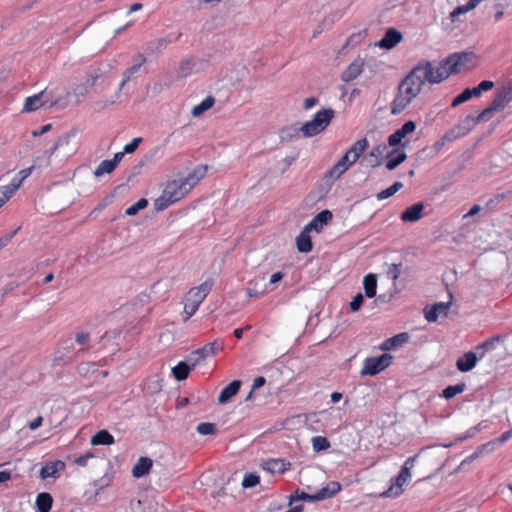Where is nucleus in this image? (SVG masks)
<instances>
[{"instance_id":"f257e3e1","label":"nucleus","mask_w":512,"mask_h":512,"mask_svg":"<svg viewBox=\"0 0 512 512\" xmlns=\"http://www.w3.org/2000/svg\"><path fill=\"white\" fill-rule=\"evenodd\" d=\"M470 57L469 53H454L436 66L428 60L420 61L400 82L391 102V114L397 115L403 112L420 94L426 83L439 84L450 75L460 73Z\"/></svg>"},{"instance_id":"f03ea898","label":"nucleus","mask_w":512,"mask_h":512,"mask_svg":"<svg viewBox=\"0 0 512 512\" xmlns=\"http://www.w3.org/2000/svg\"><path fill=\"white\" fill-rule=\"evenodd\" d=\"M206 167L198 166L185 178L169 181L162 194L154 201L156 211H163L170 205L184 198L196 184L205 176Z\"/></svg>"},{"instance_id":"7ed1b4c3","label":"nucleus","mask_w":512,"mask_h":512,"mask_svg":"<svg viewBox=\"0 0 512 512\" xmlns=\"http://www.w3.org/2000/svg\"><path fill=\"white\" fill-rule=\"evenodd\" d=\"M212 282L205 281L198 287L191 288L184 303L183 321L187 322L198 310L212 289Z\"/></svg>"},{"instance_id":"20e7f679","label":"nucleus","mask_w":512,"mask_h":512,"mask_svg":"<svg viewBox=\"0 0 512 512\" xmlns=\"http://www.w3.org/2000/svg\"><path fill=\"white\" fill-rule=\"evenodd\" d=\"M334 110L331 108L318 111L312 120L305 122L300 131L304 137H313L323 132L332 119L334 118Z\"/></svg>"},{"instance_id":"39448f33","label":"nucleus","mask_w":512,"mask_h":512,"mask_svg":"<svg viewBox=\"0 0 512 512\" xmlns=\"http://www.w3.org/2000/svg\"><path fill=\"white\" fill-rule=\"evenodd\" d=\"M393 360V356L388 353H384L377 357H368L363 362V367L361 369L360 374L362 376L369 375L374 376L382 371H384L386 368H388Z\"/></svg>"},{"instance_id":"423d86ee","label":"nucleus","mask_w":512,"mask_h":512,"mask_svg":"<svg viewBox=\"0 0 512 512\" xmlns=\"http://www.w3.org/2000/svg\"><path fill=\"white\" fill-rule=\"evenodd\" d=\"M414 457H410L406 460L404 465L401 468L400 473L392 480V484L390 487L381 493V497H397L402 494V486L406 483L407 479L411 476L410 470L412 467V463L414 461Z\"/></svg>"},{"instance_id":"0eeeda50","label":"nucleus","mask_w":512,"mask_h":512,"mask_svg":"<svg viewBox=\"0 0 512 512\" xmlns=\"http://www.w3.org/2000/svg\"><path fill=\"white\" fill-rule=\"evenodd\" d=\"M368 147V140L366 138H362L357 140L347 152L339 159L343 164L347 165L350 168L353 164H355L362 153Z\"/></svg>"},{"instance_id":"6e6552de","label":"nucleus","mask_w":512,"mask_h":512,"mask_svg":"<svg viewBox=\"0 0 512 512\" xmlns=\"http://www.w3.org/2000/svg\"><path fill=\"white\" fill-rule=\"evenodd\" d=\"M223 349V344L218 340L210 342L203 347L195 350L192 355L194 356V362L192 367H195L197 364L202 362L208 356H214L218 351Z\"/></svg>"},{"instance_id":"1a4fd4ad","label":"nucleus","mask_w":512,"mask_h":512,"mask_svg":"<svg viewBox=\"0 0 512 512\" xmlns=\"http://www.w3.org/2000/svg\"><path fill=\"white\" fill-rule=\"evenodd\" d=\"M451 306V302H437L433 304L430 308L426 307L424 309L425 319L428 322H436L440 316H447L449 309Z\"/></svg>"},{"instance_id":"9d476101","label":"nucleus","mask_w":512,"mask_h":512,"mask_svg":"<svg viewBox=\"0 0 512 512\" xmlns=\"http://www.w3.org/2000/svg\"><path fill=\"white\" fill-rule=\"evenodd\" d=\"M416 123L414 121L405 122L401 128L397 129L388 137L389 146L395 147L401 144L402 140L408 135L415 131Z\"/></svg>"},{"instance_id":"9b49d317","label":"nucleus","mask_w":512,"mask_h":512,"mask_svg":"<svg viewBox=\"0 0 512 512\" xmlns=\"http://www.w3.org/2000/svg\"><path fill=\"white\" fill-rule=\"evenodd\" d=\"M512 101V84H508L499 89L494 96L491 105L497 111L504 108Z\"/></svg>"},{"instance_id":"f8f14e48","label":"nucleus","mask_w":512,"mask_h":512,"mask_svg":"<svg viewBox=\"0 0 512 512\" xmlns=\"http://www.w3.org/2000/svg\"><path fill=\"white\" fill-rule=\"evenodd\" d=\"M65 469V463L61 460H55L46 463L40 470L42 479L58 478L61 471Z\"/></svg>"},{"instance_id":"ddd939ff","label":"nucleus","mask_w":512,"mask_h":512,"mask_svg":"<svg viewBox=\"0 0 512 512\" xmlns=\"http://www.w3.org/2000/svg\"><path fill=\"white\" fill-rule=\"evenodd\" d=\"M364 68V60L360 57L356 58L342 73L341 79L344 82H351L356 79Z\"/></svg>"},{"instance_id":"4468645a","label":"nucleus","mask_w":512,"mask_h":512,"mask_svg":"<svg viewBox=\"0 0 512 512\" xmlns=\"http://www.w3.org/2000/svg\"><path fill=\"white\" fill-rule=\"evenodd\" d=\"M402 40V34L394 29L390 28L386 31L384 37L379 41L378 46L383 49H392Z\"/></svg>"},{"instance_id":"2eb2a0df","label":"nucleus","mask_w":512,"mask_h":512,"mask_svg":"<svg viewBox=\"0 0 512 512\" xmlns=\"http://www.w3.org/2000/svg\"><path fill=\"white\" fill-rule=\"evenodd\" d=\"M478 357L472 351L466 352L456 361V367L460 372L471 371L477 364Z\"/></svg>"},{"instance_id":"dca6fc26","label":"nucleus","mask_w":512,"mask_h":512,"mask_svg":"<svg viewBox=\"0 0 512 512\" xmlns=\"http://www.w3.org/2000/svg\"><path fill=\"white\" fill-rule=\"evenodd\" d=\"M423 210L424 204L422 202L413 204L402 212L400 218L403 222H416L422 218Z\"/></svg>"},{"instance_id":"f3484780","label":"nucleus","mask_w":512,"mask_h":512,"mask_svg":"<svg viewBox=\"0 0 512 512\" xmlns=\"http://www.w3.org/2000/svg\"><path fill=\"white\" fill-rule=\"evenodd\" d=\"M409 341V334L407 332L399 333L391 338L384 340L380 346L383 351L394 350Z\"/></svg>"},{"instance_id":"a211bd4d","label":"nucleus","mask_w":512,"mask_h":512,"mask_svg":"<svg viewBox=\"0 0 512 512\" xmlns=\"http://www.w3.org/2000/svg\"><path fill=\"white\" fill-rule=\"evenodd\" d=\"M290 462L285 459H268L263 463V469L275 474H282L290 468Z\"/></svg>"},{"instance_id":"6ab92c4d","label":"nucleus","mask_w":512,"mask_h":512,"mask_svg":"<svg viewBox=\"0 0 512 512\" xmlns=\"http://www.w3.org/2000/svg\"><path fill=\"white\" fill-rule=\"evenodd\" d=\"M310 231L311 229H308V227L305 226L300 234L296 237V247L301 253H309L313 249V244L309 235Z\"/></svg>"},{"instance_id":"aec40b11","label":"nucleus","mask_w":512,"mask_h":512,"mask_svg":"<svg viewBox=\"0 0 512 512\" xmlns=\"http://www.w3.org/2000/svg\"><path fill=\"white\" fill-rule=\"evenodd\" d=\"M332 219V212L329 210H323L319 212L306 226L308 229L321 232L324 225H326Z\"/></svg>"},{"instance_id":"412c9836","label":"nucleus","mask_w":512,"mask_h":512,"mask_svg":"<svg viewBox=\"0 0 512 512\" xmlns=\"http://www.w3.org/2000/svg\"><path fill=\"white\" fill-rule=\"evenodd\" d=\"M241 387L240 380H233L228 385H226L220 392L218 396V402L220 404H225L231 400L233 396H235Z\"/></svg>"},{"instance_id":"4be33fe9","label":"nucleus","mask_w":512,"mask_h":512,"mask_svg":"<svg viewBox=\"0 0 512 512\" xmlns=\"http://www.w3.org/2000/svg\"><path fill=\"white\" fill-rule=\"evenodd\" d=\"M152 465V459L149 457H140L132 468V475L135 478L143 477L150 472Z\"/></svg>"},{"instance_id":"5701e85b","label":"nucleus","mask_w":512,"mask_h":512,"mask_svg":"<svg viewBox=\"0 0 512 512\" xmlns=\"http://www.w3.org/2000/svg\"><path fill=\"white\" fill-rule=\"evenodd\" d=\"M387 158L386 168L391 171L404 162L407 155L403 149H394L388 153Z\"/></svg>"},{"instance_id":"b1692460","label":"nucleus","mask_w":512,"mask_h":512,"mask_svg":"<svg viewBox=\"0 0 512 512\" xmlns=\"http://www.w3.org/2000/svg\"><path fill=\"white\" fill-rule=\"evenodd\" d=\"M349 168L347 165L343 164L340 160H338L330 170H328L325 175L324 179L326 182H335L338 180Z\"/></svg>"},{"instance_id":"393cba45","label":"nucleus","mask_w":512,"mask_h":512,"mask_svg":"<svg viewBox=\"0 0 512 512\" xmlns=\"http://www.w3.org/2000/svg\"><path fill=\"white\" fill-rule=\"evenodd\" d=\"M44 95H45V91H41L38 94L27 97L24 102V108H23L24 111L32 112V111H36L37 109L41 108L44 105V101L42 100Z\"/></svg>"},{"instance_id":"a878e982","label":"nucleus","mask_w":512,"mask_h":512,"mask_svg":"<svg viewBox=\"0 0 512 512\" xmlns=\"http://www.w3.org/2000/svg\"><path fill=\"white\" fill-rule=\"evenodd\" d=\"M53 498L47 492L39 493L36 497V508L38 512H49L52 508Z\"/></svg>"},{"instance_id":"bb28decb","label":"nucleus","mask_w":512,"mask_h":512,"mask_svg":"<svg viewBox=\"0 0 512 512\" xmlns=\"http://www.w3.org/2000/svg\"><path fill=\"white\" fill-rule=\"evenodd\" d=\"M115 439L111 433L107 430H100L91 438V444L94 446L97 445H112L114 444Z\"/></svg>"},{"instance_id":"cd10ccee","label":"nucleus","mask_w":512,"mask_h":512,"mask_svg":"<svg viewBox=\"0 0 512 512\" xmlns=\"http://www.w3.org/2000/svg\"><path fill=\"white\" fill-rule=\"evenodd\" d=\"M386 145L380 144L375 146L369 153V164L371 167H376L382 163L384 154L386 152Z\"/></svg>"},{"instance_id":"c85d7f7f","label":"nucleus","mask_w":512,"mask_h":512,"mask_svg":"<svg viewBox=\"0 0 512 512\" xmlns=\"http://www.w3.org/2000/svg\"><path fill=\"white\" fill-rule=\"evenodd\" d=\"M215 104V98L211 95L207 96L199 104L195 105L191 110L193 117H200L204 112L212 108Z\"/></svg>"},{"instance_id":"c756f323","label":"nucleus","mask_w":512,"mask_h":512,"mask_svg":"<svg viewBox=\"0 0 512 512\" xmlns=\"http://www.w3.org/2000/svg\"><path fill=\"white\" fill-rule=\"evenodd\" d=\"M511 437H512V429L504 432L499 438L483 444L479 448V451H486V452L493 451L496 447L502 445L507 440H509Z\"/></svg>"},{"instance_id":"7c9ffc66","label":"nucleus","mask_w":512,"mask_h":512,"mask_svg":"<svg viewBox=\"0 0 512 512\" xmlns=\"http://www.w3.org/2000/svg\"><path fill=\"white\" fill-rule=\"evenodd\" d=\"M363 287L365 295L368 298H373L376 295L377 279L374 274H367L363 279Z\"/></svg>"},{"instance_id":"2f4dec72","label":"nucleus","mask_w":512,"mask_h":512,"mask_svg":"<svg viewBox=\"0 0 512 512\" xmlns=\"http://www.w3.org/2000/svg\"><path fill=\"white\" fill-rule=\"evenodd\" d=\"M146 62V58L143 54L138 55V62L131 67H129L123 73V80L120 84V88L124 87V85L130 80V78L140 69V67Z\"/></svg>"},{"instance_id":"473e14b6","label":"nucleus","mask_w":512,"mask_h":512,"mask_svg":"<svg viewBox=\"0 0 512 512\" xmlns=\"http://www.w3.org/2000/svg\"><path fill=\"white\" fill-rule=\"evenodd\" d=\"M192 368L186 362L181 361L173 367L172 374L176 380L183 381L187 379Z\"/></svg>"},{"instance_id":"72a5a7b5","label":"nucleus","mask_w":512,"mask_h":512,"mask_svg":"<svg viewBox=\"0 0 512 512\" xmlns=\"http://www.w3.org/2000/svg\"><path fill=\"white\" fill-rule=\"evenodd\" d=\"M466 389V384L465 383H459V384H456V385H449L447 386L443 391H442V396L445 398V399H451L453 397H455L456 395L464 392Z\"/></svg>"},{"instance_id":"f704fd0d","label":"nucleus","mask_w":512,"mask_h":512,"mask_svg":"<svg viewBox=\"0 0 512 512\" xmlns=\"http://www.w3.org/2000/svg\"><path fill=\"white\" fill-rule=\"evenodd\" d=\"M97 79H98V74L96 72H92L91 74L88 75L85 84L83 86H77L75 91L79 95H82V96L85 95L88 92V89L92 88L96 84Z\"/></svg>"},{"instance_id":"c9c22d12","label":"nucleus","mask_w":512,"mask_h":512,"mask_svg":"<svg viewBox=\"0 0 512 512\" xmlns=\"http://www.w3.org/2000/svg\"><path fill=\"white\" fill-rule=\"evenodd\" d=\"M403 187L401 182H395L393 185L388 187L385 190H382L377 194L378 200H385L391 196H393L396 192H398Z\"/></svg>"},{"instance_id":"e433bc0d","label":"nucleus","mask_w":512,"mask_h":512,"mask_svg":"<svg viewBox=\"0 0 512 512\" xmlns=\"http://www.w3.org/2000/svg\"><path fill=\"white\" fill-rule=\"evenodd\" d=\"M312 447L314 451L320 452L323 450H327L330 447V442L326 437L315 436L312 438Z\"/></svg>"},{"instance_id":"4c0bfd02","label":"nucleus","mask_w":512,"mask_h":512,"mask_svg":"<svg viewBox=\"0 0 512 512\" xmlns=\"http://www.w3.org/2000/svg\"><path fill=\"white\" fill-rule=\"evenodd\" d=\"M115 164L110 160H103L96 168L94 174L96 176H101L105 173H111L115 169Z\"/></svg>"},{"instance_id":"58836bf2","label":"nucleus","mask_w":512,"mask_h":512,"mask_svg":"<svg viewBox=\"0 0 512 512\" xmlns=\"http://www.w3.org/2000/svg\"><path fill=\"white\" fill-rule=\"evenodd\" d=\"M148 206V200L145 198H140L136 203L128 207L125 211L126 215L134 216L140 210L146 208Z\"/></svg>"},{"instance_id":"ea45409f","label":"nucleus","mask_w":512,"mask_h":512,"mask_svg":"<svg viewBox=\"0 0 512 512\" xmlns=\"http://www.w3.org/2000/svg\"><path fill=\"white\" fill-rule=\"evenodd\" d=\"M22 183L23 181L18 176L15 175L8 185H4L2 187L6 191V193L13 197V195L17 192Z\"/></svg>"},{"instance_id":"a19ab883","label":"nucleus","mask_w":512,"mask_h":512,"mask_svg":"<svg viewBox=\"0 0 512 512\" xmlns=\"http://www.w3.org/2000/svg\"><path fill=\"white\" fill-rule=\"evenodd\" d=\"M196 431L200 435H213L216 433V425L214 423L203 422L197 425Z\"/></svg>"},{"instance_id":"79ce46f5","label":"nucleus","mask_w":512,"mask_h":512,"mask_svg":"<svg viewBox=\"0 0 512 512\" xmlns=\"http://www.w3.org/2000/svg\"><path fill=\"white\" fill-rule=\"evenodd\" d=\"M297 498L299 499H303V500H323V499H326V498H329V493H328V488H322L317 494L315 495H309V494H306L305 492H302L301 495L297 496Z\"/></svg>"},{"instance_id":"37998d69","label":"nucleus","mask_w":512,"mask_h":512,"mask_svg":"<svg viewBox=\"0 0 512 512\" xmlns=\"http://www.w3.org/2000/svg\"><path fill=\"white\" fill-rule=\"evenodd\" d=\"M501 340H502V336L501 335L493 336V337L485 340L481 344H479L476 347V349L477 350H484V351L492 350L494 348V346H495V343L496 342H500Z\"/></svg>"},{"instance_id":"c03bdc74","label":"nucleus","mask_w":512,"mask_h":512,"mask_svg":"<svg viewBox=\"0 0 512 512\" xmlns=\"http://www.w3.org/2000/svg\"><path fill=\"white\" fill-rule=\"evenodd\" d=\"M401 267H402V263H399V264L393 263V264L389 265V267H388L387 276L390 279H392L394 283L398 280V278L401 275Z\"/></svg>"},{"instance_id":"a18cd8bd","label":"nucleus","mask_w":512,"mask_h":512,"mask_svg":"<svg viewBox=\"0 0 512 512\" xmlns=\"http://www.w3.org/2000/svg\"><path fill=\"white\" fill-rule=\"evenodd\" d=\"M471 98V92H469V88H466L465 90H463V92H461L457 97L453 99L451 106L457 107L458 105L470 100Z\"/></svg>"},{"instance_id":"49530a36","label":"nucleus","mask_w":512,"mask_h":512,"mask_svg":"<svg viewBox=\"0 0 512 512\" xmlns=\"http://www.w3.org/2000/svg\"><path fill=\"white\" fill-rule=\"evenodd\" d=\"M259 481H260V478L258 475L250 473V474L245 475V477L242 481V486L244 488H252V487L256 486L259 483Z\"/></svg>"},{"instance_id":"de8ad7c7","label":"nucleus","mask_w":512,"mask_h":512,"mask_svg":"<svg viewBox=\"0 0 512 512\" xmlns=\"http://www.w3.org/2000/svg\"><path fill=\"white\" fill-rule=\"evenodd\" d=\"M456 138V136L454 135V133L452 131L446 133L441 139H439L438 141H436L434 143V149L436 151H440L446 142H450L452 140H454Z\"/></svg>"},{"instance_id":"09e8293b","label":"nucleus","mask_w":512,"mask_h":512,"mask_svg":"<svg viewBox=\"0 0 512 512\" xmlns=\"http://www.w3.org/2000/svg\"><path fill=\"white\" fill-rule=\"evenodd\" d=\"M495 111H497V110L494 109L493 106L490 104L489 107L482 110L481 113L477 116L476 122L481 123V122L488 121L492 117V114Z\"/></svg>"},{"instance_id":"8fccbe9b","label":"nucleus","mask_w":512,"mask_h":512,"mask_svg":"<svg viewBox=\"0 0 512 512\" xmlns=\"http://www.w3.org/2000/svg\"><path fill=\"white\" fill-rule=\"evenodd\" d=\"M142 142L141 137L134 138L130 143L126 144L123 148L124 153L130 154L133 153Z\"/></svg>"},{"instance_id":"3c124183","label":"nucleus","mask_w":512,"mask_h":512,"mask_svg":"<svg viewBox=\"0 0 512 512\" xmlns=\"http://www.w3.org/2000/svg\"><path fill=\"white\" fill-rule=\"evenodd\" d=\"M364 298L361 293H358L353 300L350 302V309L351 311L355 312L358 311L362 304H363Z\"/></svg>"},{"instance_id":"603ef678","label":"nucleus","mask_w":512,"mask_h":512,"mask_svg":"<svg viewBox=\"0 0 512 512\" xmlns=\"http://www.w3.org/2000/svg\"><path fill=\"white\" fill-rule=\"evenodd\" d=\"M75 341L79 345H85L90 341V334L88 332L83 331L77 332L75 334Z\"/></svg>"},{"instance_id":"864d4df0","label":"nucleus","mask_w":512,"mask_h":512,"mask_svg":"<svg viewBox=\"0 0 512 512\" xmlns=\"http://www.w3.org/2000/svg\"><path fill=\"white\" fill-rule=\"evenodd\" d=\"M93 456H94V455H93V453L88 452V453H86V454H84V455H81V456L77 457V458L74 460V463H75L76 465H78V466L85 467V466L87 465V463H88V460H89L90 458H92Z\"/></svg>"},{"instance_id":"5fc2aeb1","label":"nucleus","mask_w":512,"mask_h":512,"mask_svg":"<svg viewBox=\"0 0 512 512\" xmlns=\"http://www.w3.org/2000/svg\"><path fill=\"white\" fill-rule=\"evenodd\" d=\"M33 169H34V166L22 169L16 174V176H18L22 181H24L26 178H28L31 175Z\"/></svg>"},{"instance_id":"6e6d98bb","label":"nucleus","mask_w":512,"mask_h":512,"mask_svg":"<svg viewBox=\"0 0 512 512\" xmlns=\"http://www.w3.org/2000/svg\"><path fill=\"white\" fill-rule=\"evenodd\" d=\"M478 87L481 92L489 91L494 87V83L490 80H483L478 84Z\"/></svg>"},{"instance_id":"4d7b16f0","label":"nucleus","mask_w":512,"mask_h":512,"mask_svg":"<svg viewBox=\"0 0 512 512\" xmlns=\"http://www.w3.org/2000/svg\"><path fill=\"white\" fill-rule=\"evenodd\" d=\"M42 423H43L42 416H38L33 421H31L29 423L28 427L30 430H36L37 428H39L42 425Z\"/></svg>"},{"instance_id":"13d9d810","label":"nucleus","mask_w":512,"mask_h":512,"mask_svg":"<svg viewBox=\"0 0 512 512\" xmlns=\"http://www.w3.org/2000/svg\"><path fill=\"white\" fill-rule=\"evenodd\" d=\"M12 197L6 193L2 186H0V208L11 199Z\"/></svg>"},{"instance_id":"bf43d9fd","label":"nucleus","mask_w":512,"mask_h":512,"mask_svg":"<svg viewBox=\"0 0 512 512\" xmlns=\"http://www.w3.org/2000/svg\"><path fill=\"white\" fill-rule=\"evenodd\" d=\"M318 100L315 97H309L304 101V109L309 110L317 104Z\"/></svg>"},{"instance_id":"052dcab7","label":"nucleus","mask_w":512,"mask_h":512,"mask_svg":"<svg viewBox=\"0 0 512 512\" xmlns=\"http://www.w3.org/2000/svg\"><path fill=\"white\" fill-rule=\"evenodd\" d=\"M265 382H266V380L263 376L256 377L253 380L252 389L255 390V389L262 387L265 384Z\"/></svg>"},{"instance_id":"680f3d73","label":"nucleus","mask_w":512,"mask_h":512,"mask_svg":"<svg viewBox=\"0 0 512 512\" xmlns=\"http://www.w3.org/2000/svg\"><path fill=\"white\" fill-rule=\"evenodd\" d=\"M481 210V206L479 204H475L471 207V209L463 216V218H469L476 215Z\"/></svg>"},{"instance_id":"e2e57ef3","label":"nucleus","mask_w":512,"mask_h":512,"mask_svg":"<svg viewBox=\"0 0 512 512\" xmlns=\"http://www.w3.org/2000/svg\"><path fill=\"white\" fill-rule=\"evenodd\" d=\"M12 478V472L9 470L0 471V483L9 481Z\"/></svg>"},{"instance_id":"0e129e2a","label":"nucleus","mask_w":512,"mask_h":512,"mask_svg":"<svg viewBox=\"0 0 512 512\" xmlns=\"http://www.w3.org/2000/svg\"><path fill=\"white\" fill-rule=\"evenodd\" d=\"M495 8L497 9V11H496V13L494 15V19H495L496 22H498L504 16L503 6L501 4H496Z\"/></svg>"},{"instance_id":"69168bd1","label":"nucleus","mask_w":512,"mask_h":512,"mask_svg":"<svg viewBox=\"0 0 512 512\" xmlns=\"http://www.w3.org/2000/svg\"><path fill=\"white\" fill-rule=\"evenodd\" d=\"M246 294L250 298H259L262 295V292H259L256 289L248 287L246 289Z\"/></svg>"},{"instance_id":"338daca9","label":"nucleus","mask_w":512,"mask_h":512,"mask_svg":"<svg viewBox=\"0 0 512 512\" xmlns=\"http://www.w3.org/2000/svg\"><path fill=\"white\" fill-rule=\"evenodd\" d=\"M283 277H284V274L282 272H276L271 275L270 283L275 284V283L279 282L280 280H282Z\"/></svg>"},{"instance_id":"774afa93","label":"nucleus","mask_w":512,"mask_h":512,"mask_svg":"<svg viewBox=\"0 0 512 512\" xmlns=\"http://www.w3.org/2000/svg\"><path fill=\"white\" fill-rule=\"evenodd\" d=\"M504 199V195L503 194H497L494 196V198L490 199L487 203L488 206H492V205H495V204H498L500 203L502 200Z\"/></svg>"}]
</instances>
